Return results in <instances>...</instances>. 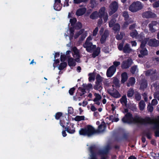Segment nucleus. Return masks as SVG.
<instances>
[{
	"mask_svg": "<svg viewBox=\"0 0 159 159\" xmlns=\"http://www.w3.org/2000/svg\"><path fill=\"white\" fill-rule=\"evenodd\" d=\"M66 59V56L65 55H61V62H64Z\"/></svg>",
	"mask_w": 159,
	"mask_h": 159,
	"instance_id": "obj_58",
	"label": "nucleus"
},
{
	"mask_svg": "<svg viewBox=\"0 0 159 159\" xmlns=\"http://www.w3.org/2000/svg\"><path fill=\"white\" fill-rule=\"evenodd\" d=\"M131 71L132 74L137 73L138 71L137 66H135L132 67L131 68Z\"/></svg>",
	"mask_w": 159,
	"mask_h": 159,
	"instance_id": "obj_40",
	"label": "nucleus"
},
{
	"mask_svg": "<svg viewBox=\"0 0 159 159\" xmlns=\"http://www.w3.org/2000/svg\"><path fill=\"white\" fill-rule=\"evenodd\" d=\"M105 8L104 7H102L100 8L99 11V16L100 17L103 16L107 13L105 12Z\"/></svg>",
	"mask_w": 159,
	"mask_h": 159,
	"instance_id": "obj_31",
	"label": "nucleus"
},
{
	"mask_svg": "<svg viewBox=\"0 0 159 159\" xmlns=\"http://www.w3.org/2000/svg\"><path fill=\"white\" fill-rule=\"evenodd\" d=\"M145 104L143 101H141L139 103V107L141 110H143L145 107Z\"/></svg>",
	"mask_w": 159,
	"mask_h": 159,
	"instance_id": "obj_34",
	"label": "nucleus"
},
{
	"mask_svg": "<svg viewBox=\"0 0 159 159\" xmlns=\"http://www.w3.org/2000/svg\"><path fill=\"white\" fill-rule=\"evenodd\" d=\"M123 16L124 17L125 20H126L125 22L123 24V27L124 28H125L129 24L133 22V20L131 19H130L128 20H127L128 19L129 17V16L127 12H124L123 13Z\"/></svg>",
	"mask_w": 159,
	"mask_h": 159,
	"instance_id": "obj_10",
	"label": "nucleus"
},
{
	"mask_svg": "<svg viewBox=\"0 0 159 159\" xmlns=\"http://www.w3.org/2000/svg\"><path fill=\"white\" fill-rule=\"evenodd\" d=\"M71 126L72 128V129H71V128L67 127L66 130L69 133L73 134L75 132V129L74 128V125L73 124H71Z\"/></svg>",
	"mask_w": 159,
	"mask_h": 159,
	"instance_id": "obj_32",
	"label": "nucleus"
},
{
	"mask_svg": "<svg viewBox=\"0 0 159 159\" xmlns=\"http://www.w3.org/2000/svg\"><path fill=\"white\" fill-rule=\"evenodd\" d=\"M153 7H159V0L153 4Z\"/></svg>",
	"mask_w": 159,
	"mask_h": 159,
	"instance_id": "obj_55",
	"label": "nucleus"
},
{
	"mask_svg": "<svg viewBox=\"0 0 159 159\" xmlns=\"http://www.w3.org/2000/svg\"><path fill=\"white\" fill-rule=\"evenodd\" d=\"M98 12L97 11H95L93 12L90 16V18L93 19H96L98 17Z\"/></svg>",
	"mask_w": 159,
	"mask_h": 159,
	"instance_id": "obj_33",
	"label": "nucleus"
},
{
	"mask_svg": "<svg viewBox=\"0 0 159 159\" xmlns=\"http://www.w3.org/2000/svg\"><path fill=\"white\" fill-rule=\"evenodd\" d=\"M135 98L138 101L140 100L141 97L139 93H137L135 94Z\"/></svg>",
	"mask_w": 159,
	"mask_h": 159,
	"instance_id": "obj_56",
	"label": "nucleus"
},
{
	"mask_svg": "<svg viewBox=\"0 0 159 159\" xmlns=\"http://www.w3.org/2000/svg\"><path fill=\"white\" fill-rule=\"evenodd\" d=\"M106 129L105 123L103 122L99 126L98 130L100 132H102L104 131Z\"/></svg>",
	"mask_w": 159,
	"mask_h": 159,
	"instance_id": "obj_29",
	"label": "nucleus"
},
{
	"mask_svg": "<svg viewBox=\"0 0 159 159\" xmlns=\"http://www.w3.org/2000/svg\"><path fill=\"white\" fill-rule=\"evenodd\" d=\"M107 153V151L102 150L99 152V154L101 156V159H107L106 154Z\"/></svg>",
	"mask_w": 159,
	"mask_h": 159,
	"instance_id": "obj_27",
	"label": "nucleus"
},
{
	"mask_svg": "<svg viewBox=\"0 0 159 159\" xmlns=\"http://www.w3.org/2000/svg\"><path fill=\"white\" fill-rule=\"evenodd\" d=\"M150 123L154 124L157 128L155 132V134L156 136H159V116L157 119H149Z\"/></svg>",
	"mask_w": 159,
	"mask_h": 159,
	"instance_id": "obj_6",
	"label": "nucleus"
},
{
	"mask_svg": "<svg viewBox=\"0 0 159 159\" xmlns=\"http://www.w3.org/2000/svg\"><path fill=\"white\" fill-rule=\"evenodd\" d=\"M62 114L61 112H58L56 114L55 118L56 119H59L61 117Z\"/></svg>",
	"mask_w": 159,
	"mask_h": 159,
	"instance_id": "obj_49",
	"label": "nucleus"
},
{
	"mask_svg": "<svg viewBox=\"0 0 159 159\" xmlns=\"http://www.w3.org/2000/svg\"><path fill=\"white\" fill-rule=\"evenodd\" d=\"M76 21V19L75 18H73L70 20V22L71 25H74Z\"/></svg>",
	"mask_w": 159,
	"mask_h": 159,
	"instance_id": "obj_53",
	"label": "nucleus"
},
{
	"mask_svg": "<svg viewBox=\"0 0 159 159\" xmlns=\"http://www.w3.org/2000/svg\"><path fill=\"white\" fill-rule=\"evenodd\" d=\"M123 50L124 52L127 53L130 52L132 49L130 48L129 45L127 43L124 46Z\"/></svg>",
	"mask_w": 159,
	"mask_h": 159,
	"instance_id": "obj_23",
	"label": "nucleus"
},
{
	"mask_svg": "<svg viewBox=\"0 0 159 159\" xmlns=\"http://www.w3.org/2000/svg\"><path fill=\"white\" fill-rule=\"evenodd\" d=\"M149 40L148 38H146L141 41V44L140 48L139 49L140 51V53L139 54V57H143V56L148 54V52L146 49L144 48V47L147 41Z\"/></svg>",
	"mask_w": 159,
	"mask_h": 159,
	"instance_id": "obj_4",
	"label": "nucleus"
},
{
	"mask_svg": "<svg viewBox=\"0 0 159 159\" xmlns=\"http://www.w3.org/2000/svg\"><path fill=\"white\" fill-rule=\"evenodd\" d=\"M102 17L103 18V19L104 22H106L107 21L108 19V16L107 15V14H106L105 15L101 17Z\"/></svg>",
	"mask_w": 159,
	"mask_h": 159,
	"instance_id": "obj_51",
	"label": "nucleus"
},
{
	"mask_svg": "<svg viewBox=\"0 0 159 159\" xmlns=\"http://www.w3.org/2000/svg\"><path fill=\"white\" fill-rule=\"evenodd\" d=\"M114 66L116 68V67L120 65V62L119 61H115L113 63Z\"/></svg>",
	"mask_w": 159,
	"mask_h": 159,
	"instance_id": "obj_59",
	"label": "nucleus"
},
{
	"mask_svg": "<svg viewBox=\"0 0 159 159\" xmlns=\"http://www.w3.org/2000/svg\"><path fill=\"white\" fill-rule=\"evenodd\" d=\"M55 3L54 5V9L56 11H60L61 8V0H54Z\"/></svg>",
	"mask_w": 159,
	"mask_h": 159,
	"instance_id": "obj_20",
	"label": "nucleus"
},
{
	"mask_svg": "<svg viewBox=\"0 0 159 159\" xmlns=\"http://www.w3.org/2000/svg\"><path fill=\"white\" fill-rule=\"evenodd\" d=\"M121 103L123 104H126L127 103V99L126 96H123L120 99Z\"/></svg>",
	"mask_w": 159,
	"mask_h": 159,
	"instance_id": "obj_43",
	"label": "nucleus"
},
{
	"mask_svg": "<svg viewBox=\"0 0 159 159\" xmlns=\"http://www.w3.org/2000/svg\"><path fill=\"white\" fill-rule=\"evenodd\" d=\"M113 88L112 89H109L108 90V92L111 96L115 98H118L120 97L121 95L116 90L113 89Z\"/></svg>",
	"mask_w": 159,
	"mask_h": 159,
	"instance_id": "obj_15",
	"label": "nucleus"
},
{
	"mask_svg": "<svg viewBox=\"0 0 159 159\" xmlns=\"http://www.w3.org/2000/svg\"><path fill=\"white\" fill-rule=\"evenodd\" d=\"M95 148V146H92L89 148V150L90 152V155L89 159H97L96 154L93 152Z\"/></svg>",
	"mask_w": 159,
	"mask_h": 159,
	"instance_id": "obj_21",
	"label": "nucleus"
},
{
	"mask_svg": "<svg viewBox=\"0 0 159 159\" xmlns=\"http://www.w3.org/2000/svg\"><path fill=\"white\" fill-rule=\"evenodd\" d=\"M132 59L129 58L127 61H124L121 64V67L123 69H126L129 68L132 64Z\"/></svg>",
	"mask_w": 159,
	"mask_h": 159,
	"instance_id": "obj_17",
	"label": "nucleus"
},
{
	"mask_svg": "<svg viewBox=\"0 0 159 159\" xmlns=\"http://www.w3.org/2000/svg\"><path fill=\"white\" fill-rule=\"evenodd\" d=\"M108 36V34L107 32L105 31L104 34L102 35L100 39V41L102 43H103L105 42Z\"/></svg>",
	"mask_w": 159,
	"mask_h": 159,
	"instance_id": "obj_28",
	"label": "nucleus"
},
{
	"mask_svg": "<svg viewBox=\"0 0 159 159\" xmlns=\"http://www.w3.org/2000/svg\"><path fill=\"white\" fill-rule=\"evenodd\" d=\"M103 78L99 75H98L96 77V82H98L102 83L101 82L102 81Z\"/></svg>",
	"mask_w": 159,
	"mask_h": 159,
	"instance_id": "obj_46",
	"label": "nucleus"
},
{
	"mask_svg": "<svg viewBox=\"0 0 159 159\" xmlns=\"http://www.w3.org/2000/svg\"><path fill=\"white\" fill-rule=\"evenodd\" d=\"M135 80L134 78L131 77L129 80V82L127 83V85L129 87L130 86H132L135 83Z\"/></svg>",
	"mask_w": 159,
	"mask_h": 159,
	"instance_id": "obj_30",
	"label": "nucleus"
},
{
	"mask_svg": "<svg viewBox=\"0 0 159 159\" xmlns=\"http://www.w3.org/2000/svg\"><path fill=\"white\" fill-rule=\"evenodd\" d=\"M116 70V68L113 66H110L107 70V75L108 77H111Z\"/></svg>",
	"mask_w": 159,
	"mask_h": 159,
	"instance_id": "obj_16",
	"label": "nucleus"
},
{
	"mask_svg": "<svg viewBox=\"0 0 159 159\" xmlns=\"http://www.w3.org/2000/svg\"><path fill=\"white\" fill-rule=\"evenodd\" d=\"M86 9L85 7H82L78 9L76 11V15L78 16H81L86 12Z\"/></svg>",
	"mask_w": 159,
	"mask_h": 159,
	"instance_id": "obj_22",
	"label": "nucleus"
},
{
	"mask_svg": "<svg viewBox=\"0 0 159 159\" xmlns=\"http://www.w3.org/2000/svg\"><path fill=\"white\" fill-rule=\"evenodd\" d=\"M156 72L155 71H153L152 70H149L146 71L145 73V74L147 76H149L150 75H152L153 74H154Z\"/></svg>",
	"mask_w": 159,
	"mask_h": 159,
	"instance_id": "obj_45",
	"label": "nucleus"
},
{
	"mask_svg": "<svg viewBox=\"0 0 159 159\" xmlns=\"http://www.w3.org/2000/svg\"><path fill=\"white\" fill-rule=\"evenodd\" d=\"M110 119L112 122H117L119 120L118 118H115L113 115H111L110 116Z\"/></svg>",
	"mask_w": 159,
	"mask_h": 159,
	"instance_id": "obj_47",
	"label": "nucleus"
},
{
	"mask_svg": "<svg viewBox=\"0 0 159 159\" xmlns=\"http://www.w3.org/2000/svg\"><path fill=\"white\" fill-rule=\"evenodd\" d=\"M124 35V34L123 33H120V34L117 35L116 36V39L118 40H120L121 39L123 36Z\"/></svg>",
	"mask_w": 159,
	"mask_h": 159,
	"instance_id": "obj_48",
	"label": "nucleus"
},
{
	"mask_svg": "<svg viewBox=\"0 0 159 159\" xmlns=\"http://www.w3.org/2000/svg\"><path fill=\"white\" fill-rule=\"evenodd\" d=\"M158 103V102L156 99H153L152 102V105H156Z\"/></svg>",
	"mask_w": 159,
	"mask_h": 159,
	"instance_id": "obj_61",
	"label": "nucleus"
},
{
	"mask_svg": "<svg viewBox=\"0 0 159 159\" xmlns=\"http://www.w3.org/2000/svg\"><path fill=\"white\" fill-rule=\"evenodd\" d=\"M85 117L84 116H77L74 118V119L76 121H80L84 119Z\"/></svg>",
	"mask_w": 159,
	"mask_h": 159,
	"instance_id": "obj_35",
	"label": "nucleus"
},
{
	"mask_svg": "<svg viewBox=\"0 0 159 159\" xmlns=\"http://www.w3.org/2000/svg\"><path fill=\"white\" fill-rule=\"evenodd\" d=\"M68 112L70 114H72L73 112V109L72 107H70L68 108Z\"/></svg>",
	"mask_w": 159,
	"mask_h": 159,
	"instance_id": "obj_64",
	"label": "nucleus"
},
{
	"mask_svg": "<svg viewBox=\"0 0 159 159\" xmlns=\"http://www.w3.org/2000/svg\"><path fill=\"white\" fill-rule=\"evenodd\" d=\"M87 31H84L83 29H82L79 32H76L74 35V38L76 39L80 35H81V40H83L87 36Z\"/></svg>",
	"mask_w": 159,
	"mask_h": 159,
	"instance_id": "obj_8",
	"label": "nucleus"
},
{
	"mask_svg": "<svg viewBox=\"0 0 159 159\" xmlns=\"http://www.w3.org/2000/svg\"><path fill=\"white\" fill-rule=\"evenodd\" d=\"M100 51V49L99 48H97L93 52V57H95L97 56L99 53Z\"/></svg>",
	"mask_w": 159,
	"mask_h": 159,
	"instance_id": "obj_39",
	"label": "nucleus"
},
{
	"mask_svg": "<svg viewBox=\"0 0 159 159\" xmlns=\"http://www.w3.org/2000/svg\"><path fill=\"white\" fill-rule=\"evenodd\" d=\"M147 87V83L145 80H143L140 84V88L141 89H144Z\"/></svg>",
	"mask_w": 159,
	"mask_h": 159,
	"instance_id": "obj_37",
	"label": "nucleus"
},
{
	"mask_svg": "<svg viewBox=\"0 0 159 159\" xmlns=\"http://www.w3.org/2000/svg\"><path fill=\"white\" fill-rule=\"evenodd\" d=\"M148 44L150 46H159V40L155 39H151L149 40Z\"/></svg>",
	"mask_w": 159,
	"mask_h": 159,
	"instance_id": "obj_18",
	"label": "nucleus"
},
{
	"mask_svg": "<svg viewBox=\"0 0 159 159\" xmlns=\"http://www.w3.org/2000/svg\"><path fill=\"white\" fill-rule=\"evenodd\" d=\"M82 27V25L80 23L78 22L76 26L72 28H70V30L69 31L70 32V39L71 40V39L73 38L74 35V32L76 29H79Z\"/></svg>",
	"mask_w": 159,
	"mask_h": 159,
	"instance_id": "obj_9",
	"label": "nucleus"
},
{
	"mask_svg": "<svg viewBox=\"0 0 159 159\" xmlns=\"http://www.w3.org/2000/svg\"><path fill=\"white\" fill-rule=\"evenodd\" d=\"M122 121L124 123H141L142 121V119L139 116H136L133 117L130 113H127L125 116L122 119Z\"/></svg>",
	"mask_w": 159,
	"mask_h": 159,
	"instance_id": "obj_1",
	"label": "nucleus"
},
{
	"mask_svg": "<svg viewBox=\"0 0 159 159\" xmlns=\"http://www.w3.org/2000/svg\"><path fill=\"white\" fill-rule=\"evenodd\" d=\"M98 27H96L95 29L94 30L93 32V36H96L98 33Z\"/></svg>",
	"mask_w": 159,
	"mask_h": 159,
	"instance_id": "obj_52",
	"label": "nucleus"
},
{
	"mask_svg": "<svg viewBox=\"0 0 159 159\" xmlns=\"http://www.w3.org/2000/svg\"><path fill=\"white\" fill-rule=\"evenodd\" d=\"M67 66L66 63L64 62H61L60 65L58 67V69L60 70L63 69Z\"/></svg>",
	"mask_w": 159,
	"mask_h": 159,
	"instance_id": "obj_36",
	"label": "nucleus"
},
{
	"mask_svg": "<svg viewBox=\"0 0 159 159\" xmlns=\"http://www.w3.org/2000/svg\"><path fill=\"white\" fill-rule=\"evenodd\" d=\"M68 65L70 66H75L76 65V63L72 57H70L68 60Z\"/></svg>",
	"mask_w": 159,
	"mask_h": 159,
	"instance_id": "obj_25",
	"label": "nucleus"
},
{
	"mask_svg": "<svg viewBox=\"0 0 159 159\" xmlns=\"http://www.w3.org/2000/svg\"><path fill=\"white\" fill-rule=\"evenodd\" d=\"M155 98H157L159 101V92H157L154 94Z\"/></svg>",
	"mask_w": 159,
	"mask_h": 159,
	"instance_id": "obj_60",
	"label": "nucleus"
},
{
	"mask_svg": "<svg viewBox=\"0 0 159 159\" xmlns=\"http://www.w3.org/2000/svg\"><path fill=\"white\" fill-rule=\"evenodd\" d=\"M85 45V43L83 45L84 47L86 48V50L89 52H91L92 51L96 48V46L95 45H93L92 43L90 42H88Z\"/></svg>",
	"mask_w": 159,
	"mask_h": 159,
	"instance_id": "obj_12",
	"label": "nucleus"
},
{
	"mask_svg": "<svg viewBox=\"0 0 159 159\" xmlns=\"http://www.w3.org/2000/svg\"><path fill=\"white\" fill-rule=\"evenodd\" d=\"M134 94V91L132 89H130L127 93V96L128 97H132Z\"/></svg>",
	"mask_w": 159,
	"mask_h": 159,
	"instance_id": "obj_42",
	"label": "nucleus"
},
{
	"mask_svg": "<svg viewBox=\"0 0 159 159\" xmlns=\"http://www.w3.org/2000/svg\"><path fill=\"white\" fill-rule=\"evenodd\" d=\"M118 5L117 2H112L109 6V14L111 15L115 12L117 10Z\"/></svg>",
	"mask_w": 159,
	"mask_h": 159,
	"instance_id": "obj_7",
	"label": "nucleus"
},
{
	"mask_svg": "<svg viewBox=\"0 0 159 159\" xmlns=\"http://www.w3.org/2000/svg\"><path fill=\"white\" fill-rule=\"evenodd\" d=\"M89 81H91L94 80L95 75L93 73H90L89 74Z\"/></svg>",
	"mask_w": 159,
	"mask_h": 159,
	"instance_id": "obj_44",
	"label": "nucleus"
},
{
	"mask_svg": "<svg viewBox=\"0 0 159 159\" xmlns=\"http://www.w3.org/2000/svg\"><path fill=\"white\" fill-rule=\"evenodd\" d=\"M94 89L98 90L100 92L102 88V83H100L98 82H96L94 86Z\"/></svg>",
	"mask_w": 159,
	"mask_h": 159,
	"instance_id": "obj_26",
	"label": "nucleus"
},
{
	"mask_svg": "<svg viewBox=\"0 0 159 159\" xmlns=\"http://www.w3.org/2000/svg\"><path fill=\"white\" fill-rule=\"evenodd\" d=\"M80 135L90 136L95 133V130L91 126L88 125L85 128L81 129L79 131Z\"/></svg>",
	"mask_w": 159,
	"mask_h": 159,
	"instance_id": "obj_2",
	"label": "nucleus"
},
{
	"mask_svg": "<svg viewBox=\"0 0 159 159\" xmlns=\"http://www.w3.org/2000/svg\"><path fill=\"white\" fill-rule=\"evenodd\" d=\"M74 52L73 54V56L75 58V61L77 62H80L79 58L80 57L78 50L75 47H74L72 48Z\"/></svg>",
	"mask_w": 159,
	"mask_h": 159,
	"instance_id": "obj_14",
	"label": "nucleus"
},
{
	"mask_svg": "<svg viewBox=\"0 0 159 159\" xmlns=\"http://www.w3.org/2000/svg\"><path fill=\"white\" fill-rule=\"evenodd\" d=\"M121 82L122 83L125 82L128 79V77L127 74L126 72H124L121 75Z\"/></svg>",
	"mask_w": 159,
	"mask_h": 159,
	"instance_id": "obj_24",
	"label": "nucleus"
},
{
	"mask_svg": "<svg viewBox=\"0 0 159 159\" xmlns=\"http://www.w3.org/2000/svg\"><path fill=\"white\" fill-rule=\"evenodd\" d=\"M151 158L153 159H158L159 158V153L156 154L154 153H152L151 154Z\"/></svg>",
	"mask_w": 159,
	"mask_h": 159,
	"instance_id": "obj_41",
	"label": "nucleus"
},
{
	"mask_svg": "<svg viewBox=\"0 0 159 159\" xmlns=\"http://www.w3.org/2000/svg\"><path fill=\"white\" fill-rule=\"evenodd\" d=\"M143 7L141 2L139 1L134 2L129 7V10L132 12H136L141 9Z\"/></svg>",
	"mask_w": 159,
	"mask_h": 159,
	"instance_id": "obj_3",
	"label": "nucleus"
},
{
	"mask_svg": "<svg viewBox=\"0 0 159 159\" xmlns=\"http://www.w3.org/2000/svg\"><path fill=\"white\" fill-rule=\"evenodd\" d=\"M147 108L148 110L150 112H152L153 109V107L151 105L150 103L148 105Z\"/></svg>",
	"mask_w": 159,
	"mask_h": 159,
	"instance_id": "obj_50",
	"label": "nucleus"
},
{
	"mask_svg": "<svg viewBox=\"0 0 159 159\" xmlns=\"http://www.w3.org/2000/svg\"><path fill=\"white\" fill-rule=\"evenodd\" d=\"M123 43H121L118 46V48L120 50H121L123 49Z\"/></svg>",
	"mask_w": 159,
	"mask_h": 159,
	"instance_id": "obj_62",
	"label": "nucleus"
},
{
	"mask_svg": "<svg viewBox=\"0 0 159 159\" xmlns=\"http://www.w3.org/2000/svg\"><path fill=\"white\" fill-rule=\"evenodd\" d=\"M94 95L95 97V98L93 100L94 101H100L101 100V97L100 94L95 93H94Z\"/></svg>",
	"mask_w": 159,
	"mask_h": 159,
	"instance_id": "obj_38",
	"label": "nucleus"
},
{
	"mask_svg": "<svg viewBox=\"0 0 159 159\" xmlns=\"http://www.w3.org/2000/svg\"><path fill=\"white\" fill-rule=\"evenodd\" d=\"M159 25V23L157 22L152 21L148 25L149 30L152 32H155L156 31V26H158Z\"/></svg>",
	"mask_w": 159,
	"mask_h": 159,
	"instance_id": "obj_13",
	"label": "nucleus"
},
{
	"mask_svg": "<svg viewBox=\"0 0 159 159\" xmlns=\"http://www.w3.org/2000/svg\"><path fill=\"white\" fill-rule=\"evenodd\" d=\"M156 14L150 11H146L143 14V16L146 18H153L156 17Z\"/></svg>",
	"mask_w": 159,
	"mask_h": 159,
	"instance_id": "obj_19",
	"label": "nucleus"
},
{
	"mask_svg": "<svg viewBox=\"0 0 159 159\" xmlns=\"http://www.w3.org/2000/svg\"><path fill=\"white\" fill-rule=\"evenodd\" d=\"M116 20L115 19L112 20L109 22V26L110 27H112L113 26V29L116 32L119 31L120 29V25L118 24H114Z\"/></svg>",
	"mask_w": 159,
	"mask_h": 159,
	"instance_id": "obj_11",
	"label": "nucleus"
},
{
	"mask_svg": "<svg viewBox=\"0 0 159 159\" xmlns=\"http://www.w3.org/2000/svg\"><path fill=\"white\" fill-rule=\"evenodd\" d=\"M138 34V32L135 30L132 31L130 33V35L131 37L138 39L140 41L145 39L144 36V34L143 33H141L139 35Z\"/></svg>",
	"mask_w": 159,
	"mask_h": 159,
	"instance_id": "obj_5",
	"label": "nucleus"
},
{
	"mask_svg": "<svg viewBox=\"0 0 159 159\" xmlns=\"http://www.w3.org/2000/svg\"><path fill=\"white\" fill-rule=\"evenodd\" d=\"M90 109L91 110L93 111H94L97 110V109L93 105H92Z\"/></svg>",
	"mask_w": 159,
	"mask_h": 159,
	"instance_id": "obj_63",
	"label": "nucleus"
},
{
	"mask_svg": "<svg viewBox=\"0 0 159 159\" xmlns=\"http://www.w3.org/2000/svg\"><path fill=\"white\" fill-rule=\"evenodd\" d=\"M92 39V37L91 36H89L87 39L86 41L85 42V45L87 44L88 42H90V41Z\"/></svg>",
	"mask_w": 159,
	"mask_h": 159,
	"instance_id": "obj_57",
	"label": "nucleus"
},
{
	"mask_svg": "<svg viewBox=\"0 0 159 159\" xmlns=\"http://www.w3.org/2000/svg\"><path fill=\"white\" fill-rule=\"evenodd\" d=\"M75 87H73V88H71L69 90V92L70 95H73V94L74 93V92L75 91Z\"/></svg>",
	"mask_w": 159,
	"mask_h": 159,
	"instance_id": "obj_54",
	"label": "nucleus"
}]
</instances>
